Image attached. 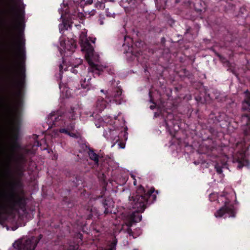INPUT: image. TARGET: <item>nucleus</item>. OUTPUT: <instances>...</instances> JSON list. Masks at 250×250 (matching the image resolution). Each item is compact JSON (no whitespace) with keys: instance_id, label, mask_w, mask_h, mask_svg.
I'll list each match as a JSON object with an SVG mask.
<instances>
[{"instance_id":"5","label":"nucleus","mask_w":250,"mask_h":250,"mask_svg":"<svg viewBox=\"0 0 250 250\" xmlns=\"http://www.w3.org/2000/svg\"><path fill=\"white\" fill-rule=\"evenodd\" d=\"M64 131H65L64 129H61V130H60V132H64Z\"/></svg>"},{"instance_id":"4","label":"nucleus","mask_w":250,"mask_h":250,"mask_svg":"<svg viewBox=\"0 0 250 250\" xmlns=\"http://www.w3.org/2000/svg\"><path fill=\"white\" fill-rule=\"evenodd\" d=\"M225 213V210L224 208H220L218 210L216 213L215 214V216L216 217H220L223 216L224 213Z\"/></svg>"},{"instance_id":"6","label":"nucleus","mask_w":250,"mask_h":250,"mask_svg":"<svg viewBox=\"0 0 250 250\" xmlns=\"http://www.w3.org/2000/svg\"><path fill=\"white\" fill-rule=\"evenodd\" d=\"M101 91L102 92H103V90H101Z\"/></svg>"},{"instance_id":"2","label":"nucleus","mask_w":250,"mask_h":250,"mask_svg":"<svg viewBox=\"0 0 250 250\" xmlns=\"http://www.w3.org/2000/svg\"><path fill=\"white\" fill-rule=\"evenodd\" d=\"M85 58L91 66H93L94 62L98 61L99 57L98 55L94 54V49L92 47H89L88 49L86 50Z\"/></svg>"},{"instance_id":"3","label":"nucleus","mask_w":250,"mask_h":250,"mask_svg":"<svg viewBox=\"0 0 250 250\" xmlns=\"http://www.w3.org/2000/svg\"><path fill=\"white\" fill-rule=\"evenodd\" d=\"M88 155L90 158L93 160L96 164H98L99 161L98 155L95 153L93 151H90Z\"/></svg>"},{"instance_id":"1","label":"nucleus","mask_w":250,"mask_h":250,"mask_svg":"<svg viewBox=\"0 0 250 250\" xmlns=\"http://www.w3.org/2000/svg\"><path fill=\"white\" fill-rule=\"evenodd\" d=\"M147 196L145 195L135 197H132V200H130L131 204L134 205V208H136L139 210L144 208L145 204L147 202Z\"/></svg>"}]
</instances>
